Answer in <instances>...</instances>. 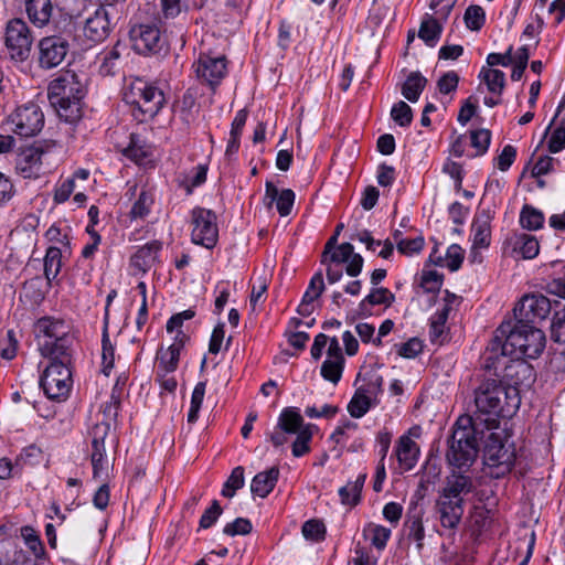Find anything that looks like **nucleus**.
<instances>
[{
    "mask_svg": "<svg viewBox=\"0 0 565 565\" xmlns=\"http://www.w3.org/2000/svg\"><path fill=\"white\" fill-rule=\"evenodd\" d=\"M546 343L544 332L536 326L515 322L501 323L494 338L488 347L487 362L497 367L500 355L511 356L510 364H504L505 376L515 384L532 377L533 370L523 358L536 359L544 350Z\"/></svg>",
    "mask_w": 565,
    "mask_h": 565,
    "instance_id": "nucleus-1",
    "label": "nucleus"
},
{
    "mask_svg": "<svg viewBox=\"0 0 565 565\" xmlns=\"http://www.w3.org/2000/svg\"><path fill=\"white\" fill-rule=\"evenodd\" d=\"M515 385H504L497 379H484L475 388L477 413L489 416L484 420L489 429L497 426V417H511L520 407L521 398Z\"/></svg>",
    "mask_w": 565,
    "mask_h": 565,
    "instance_id": "nucleus-2",
    "label": "nucleus"
},
{
    "mask_svg": "<svg viewBox=\"0 0 565 565\" xmlns=\"http://www.w3.org/2000/svg\"><path fill=\"white\" fill-rule=\"evenodd\" d=\"M83 77L73 71H66L49 84L50 104L65 122L74 124L82 118V99L85 95Z\"/></svg>",
    "mask_w": 565,
    "mask_h": 565,
    "instance_id": "nucleus-3",
    "label": "nucleus"
},
{
    "mask_svg": "<svg viewBox=\"0 0 565 565\" xmlns=\"http://www.w3.org/2000/svg\"><path fill=\"white\" fill-rule=\"evenodd\" d=\"M70 326L60 318L43 317L34 324L38 348L42 356L65 359L70 356Z\"/></svg>",
    "mask_w": 565,
    "mask_h": 565,
    "instance_id": "nucleus-4",
    "label": "nucleus"
},
{
    "mask_svg": "<svg viewBox=\"0 0 565 565\" xmlns=\"http://www.w3.org/2000/svg\"><path fill=\"white\" fill-rule=\"evenodd\" d=\"M124 100L131 107V115L139 122L153 118L164 104V95L158 87L136 78L124 92Z\"/></svg>",
    "mask_w": 565,
    "mask_h": 565,
    "instance_id": "nucleus-5",
    "label": "nucleus"
},
{
    "mask_svg": "<svg viewBox=\"0 0 565 565\" xmlns=\"http://www.w3.org/2000/svg\"><path fill=\"white\" fill-rule=\"evenodd\" d=\"M477 424L471 417H460L449 440L447 459L458 468L470 466L478 454Z\"/></svg>",
    "mask_w": 565,
    "mask_h": 565,
    "instance_id": "nucleus-6",
    "label": "nucleus"
},
{
    "mask_svg": "<svg viewBox=\"0 0 565 565\" xmlns=\"http://www.w3.org/2000/svg\"><path fill=\"white\" fill-rule=\"evenodd\" d=\"M484 462L497 478L509 473L514 465L515 454L502 433L492 431L486 440Z\"/></svg>",
    "mask_w": 565,
    "mask_h": 565,
    "instance_id": "nucleus-7",
    "label": "nucleus"
},
{
    "mask_svg": "<svg viewBox=\"0 0 565 565\" xmlns=\"http://www.w3.org/2000/svg\"><path fill=\"white\" fill-rule=\"evenodd\" d=\"M70 356L52 359L41 376V387L51 399L65 398L72 386V374L68 367Z\"/></svg>",
    "mask_w": 565,
    "mask_h": 565,
    "instance_id": "nucleus-8",
    "label": "nucleus"
},
{
    "mask_svg": "<svg viewBox=\"0 0 565 565\" xmlns=\"http://www.w3.org/2000/svg\"><path fill=\"white\" fill-rule=\"evenodd\" d=\"M13 132L20 137L36 136L44 127V114L39 105L29 103L18 107L10 116Z\"/></svg>",
    "mask_w": 565,
    "mask_h": 565,
    "instance_id": "nucleus-9",
    "label": "nucleus"
},
{
    "mask_svg": "<svg viewBox=\"0 0 565 565\" xmlns=\"http://www.w3.org/2000/svg\"><path fill=\"white\" fill-rule=\"evenodd\" d=\"M32 35L26 23L20 19L11 20L6 29V47L14 62L28 60L32 46Z\"/></svg>",
    "mask_w": 565,
    "mask_h": 565,
    "instance_id": "nucleus-10",
    "label": "nucleus"
},
{
    "mask_svg": "<svg viewBox=\"0 0 565 565\" xmlns=\"http://www.w3.org/2000/svg\"><path fill=\"white\" fill-rule=\"evenodd\" d=\"M192 242L206 248L215 246L218 237L216 215L211 210L195 207L192 211Z\"/></svg>",
    "mask_w": 565,
    "mask_h": 565,
    "instance_id": "nucleus-11",
    "label": "nucleus"
},
{
    "mask_svg": "<svg viewBox=\"0 0 565 565\" xmlns=\"http://www.w3.org/2000/svg\"><path fill=\"white\" fill-rule=\"evenodd\" d=\"M383 379L380 375L372 376L367 383L359 386L352 396L348 412L354 418L363 417L369 409L379 403L382 393Z\"/></svg>",
    "mask_w": 565,
    "mask_h": 565,
    "instance_id": "nucleus-12",
    "label": "nucleus"
},
{
    "mask_svg": "<svg viewBox=\"0 0 565 565\" xmlns=\"http://www.w3.org/2000/svg\"><path fill=\"white\" fill-rule=\"evenodd\" d=\"M194 70L198 78L214 88L224 78L227 62L224 55L200 52Z\"/></svg>",
    "mask_w": 565,
    "mask_h": 565,
    "instance_id": "nucleus-13",
    "label": "nucleus"
},
{
    "mask_svg": "<svg viewBox=\"0 0 565 565\" xmlns=\"http://www.w3.org/2000/svg\"><path fill=\"white\" fill-rule=\"evenodd\" d=\"M550 300L542 295L524 296L514 308V317L516 322H523L535 326L537 321H542L550 313Z\"/></svg>",
    "mask_w": 565,
    "mask_h": 565,
    "instance_id": "nucleus-14",
    "label": "nucleus"
},
{
    "mask_svg": "<svg viewBox=\"0 0 565 565\" xmlns=\"http://www.w3.org/2000/svg\"><path fill=\"white\" fill-rule=\"evenodd\" d=\"M68 49V41L61 35L43 38L39 43L40 66L46 70L58 66L64 61Z\"/></svg>",
    "mask_w": 565,
    "mask_h": 565,
    "instance_id": "nucleus-15",
    "label": "nucleus"
},
{
    "mask_svg": "<svg viewBox=\"0 0 565 565\" xmlns=\"http://www.w3.org/2000/svg\"><path fill=\"white\" fill-rule=\"evenodd\" d=\"M44 149L40 142L20 147L15 153V171L25 179L36 178L42 168Z\"/></svg>",
    "mask_w": 565,
    "mask_h": 565,
    "instance_id": "nucleus-16",
    "label": "nucleus"
},
{
    "mask_svg": "<svg viewBox=\"0 0 565 565\" xmlns=\"http://www.w3.org/2000/svg\"><path fill=\"white\" fill-rule=\"evenodd\" d=\"M132 47L139 54L157 53L162 47L159 29L153 24H136L129 31Z\"/></svg>",
    "mask_w": 565,
    "mask_h": 565,
    "instance_id": "nucleus-17",
    "label": "nucleus"
},
{
    "mask_svg": "<svg viewBox=\"0 0 565 565\" xmlns=\"http://www.w3.org/2000/svg\"><path fill=\"white\" fill-rule=\"evenodd\" d=\"M115 24L116 19L113 17L109 9L98 7L96 11L87 18L84 34L94 42H100L109 35Z\"/></svg>",
    "mask_w": 565,
    "mask_h": 565,
    "instance_id": "nucleus-18",
    "label": "nucleus"
},
{
    "mask_svg": "<svg viewBox=\"0 0 565 565\" xmlns=\"http://www.w3.org/2000/svg\"><path fill=\"white\" fill-rule=\"evenodd\" d=\"M420 435V426H413L408 429L407 434L401 436L397 441V460L407 470L412 469L417 462L419 447L415 443V439L419 438Z\"/></svg>",
    "mask_w": 565,
    "mask_h": 565,
    "instance_id": "nucleus-19",
    "label": "nucleus"
},
{
    "mask_svg": "<svg viewBox=\"0 0 565 565\" xmlns=\"http://www.w3.org/2000/svg\"><path fill=\"white\" fill-rule=\"evenodd\" d=\"M328 260L332 263H348L345 271L351 277H356L363 267V257L354 253L353 245L350 243L340 244L329 254Z\"/></svg>",
    "mask_w": 565,
    "mask_h": 565,
    "instance_id": "nucleus-20",
    "label": "nucleus"
},
{
    "mask_svg": "<svg viewBox=\"0 0 565 565\" xmlns=\"http://www.w3.org/2000/svg\"><path fill=\"white\" fill-rule=\"evenodd\" d=\"M463 500H450L439 495L436 508L444 527L455 529L463 514Z\"/></svg>",
    "mask_w": 565,
    "mask_h": 565,
    "instance_id": "nucleus-21",
    "label": "nucleus"
},
{
    "mask_svg": "<svg viewBox=\"0 0 565 565\" xmlns=\"http://www.w3.org/2000/svg\"><path fill=\"white\" fill-rule=\"evenodd\" d=\"M472 489L470 477L452 472L446 478L440 495L450 500H463V495L470 493Z\"/></svg>",
    "mask_w": 565,
    "mask_h": 565,
    "instance_id": "nucleus-22",
    "label": "nucleus"
},
{
    "mask_svg": "<svg viewBox=\"0 0 565 565\" xmlns=\"http://www.w3.org/2000/svg\"><path fill=\"white\" fill-rule=\"evenodd\" d=\"M492 214L490 210H482L477 215L472 223V249L484 248L490 244L491 227L490 223Z\"/></svg>",
    "mask_w": 565,
    "mask_h": 565,
    "instance_id": "nucleus-23",
    "label": "nucleus"
},
{
    "mask_svg": "<svg viewBox=\"0 0 565 565\" xmlns=\"http://www.w3.org/2000/svg\"><path fill=\"white\" fill-rule=\"evenodd\" d=\"M324 290V281L322 273H316L311 278L309 286L302 297L300 305L298 306V313L301 316H310L313 311L312 302L317 300Z\"/></svg>",
    "mask_w": 565,
    "mask_h": 565,
    "instance_id": "nucleus-24",
    "label": "nucleus"
},
{
    "mask_svg": "<svg viewBox=\"0 0 565 565\" xmlns=\"http://www.w3.org/2000/svg\"><path fill=\"white\" fill-rule=\"evenodd\" d=\"M279 477L278 467H271L257 473L250 482V491L259 498H266L275 488Z\"/></svg>",
    "mask_w": 565,
    "mask_h": 565,
    "instance_id": "nucleus-25",
    "label": "nucleus"
},
{
    "mask_svg": "<svg viewBox=\"0 0 565 565\" xmlns=\"http://www.w3.org/2000/svg\"><path fill=\"white\" fill-rule=\"evenodd\" d=\"M160 244L152 242L140 247L131 257V266L140 273L148 271L156 263Z\"/></svg>",
    "mask_w": 565,
    "mask_h": 565,
    "instance_id": "nucleus-26",
    "label": "nucleus"
},
{
    "mask_svg": "<svg viewBox=\"0 0 565 565\" xmlns=\"http://www.w3.org/2000/svg\"><path fill=\"white\" fill-rule=\"evenodd\" d=\"M25 9L30 21L40 28L49 23L53 12L51 0H26Z\"/></svg>",
    "mask_w": 565,
    "mask_h": 565,
    "instance_id": "nucleus-27",
    "label": "nucleus"
},
{
    "mask_svg": "<svg viewBox=\"0 0 565 565\" xmlns=\"http://www.w3.org/2000/svg\"><path fill=\"white\" fill-rule=\"evenodd\" d=\"M426 85L427 78L420 72H411L402 85L401 93L408 102L416 103Z\"/></svg>",
    "mask_w": 565,
    "mask_h": 565,
    "instance_id": "nucleus-28",
    "label": "nucleus"
},
{
    "mask_svg": "<svg viewBox=\"0 0 565 565\" xmlns=\"http://www.w3.org/2000/svg\"><path fill=\"white\" fill-rule=\"evenodd\" d=\"M513 250L519 253L524 259H532L539 255V241L530 234L519 233L512 238Z\"/></svg>",
    "mask_w": 565,
    "mask_h": 565,
    "instance_id": "nucleus-29",
    "label": "nucleus"
},
{
    "mask_svg": "<svg viewBox=\"0 0 565 565\" xmlns=\"http://www.w3.org/2000/svg\"><path fill=\"white\" fill-rule=\"evenodd\" d=\"M303 427V418L296 408L287 407L282 409L278 418L277 428L288 434H299Z\"/></svg>",
    "mask_w": 565,
    "mask_h": 565,
    "instance_id": "nucleus-30",
    "label": "nucleus"
},
{
    "mask_svg": "<svg viewBox=\"0 0 565 565\" xmlns=\"http://www.w3.org/2000/svg\"><path fill=\"white\" fill-rule=\"evenodd\" d=\"M441 32L443 25L438 22V20L427 15L420 23L418 36L427 45L435 46L440 39Z\"/></svg>",
    "mask_w": 565,
    "mask_h": 565,
    "instance_id": "nucleus-31",
    "label": "nucleus"
},
{
    "mask_svg": "<svg viewBox=\"0 0 565 565\" xmlns=\"http://www.w3.org/2000/svg\"><path fill=\"white\" fill-rule=\"evenodd\" d=\"M182 345V341L174 342L159 353L158 371L172 373L177 370Z\"/></svg>",
    "mask_w": 565,
    "mask_h": 565,
    "instance_id": "nucleus-32",
    "label": "nucleus"
},
{
    "mask_svg": "<svg viewBox=\"0 0 565 565\" xmlns=\"http://www.w3.org/2000/svg\"><path fill=\"white\" fill-rule=\"evenodd\" d=\"M178 110L181 120L185 125H190L198 114V106H196V93L193 89H188L184 95L182 96L181 100L178 105Z\"/></svg>",
    "mask_w": 565,
    "mask_h": 565,
    "instance_id": "nucleus-33",
    "label": "nucleus"
},
{
    "mask_svg": "<svg viewBox=\"0 0 565 565\" xmlns=\"http://www.w3.org/2000/svg\"><path fill=\"white\" fill-rule=\"evenodd\" d=\"M479 77L487 84L488 90L501 95L505 86V75L500 70L482 67Z\"/></svg>",
    "mask_w": 565,
    "mask_h": 565,
    "instance_id": "nucleus-34",
    "label": "nucleus"
},
{
    "mask_svg": "<svg viewBox=\"0 0 565 565\" xmlns=\"http://www.w3.org/2000/svg\"><path fill=\"white\" fill-rule=\"evenodd\" d=\"M406 525L408 526V539L415 541L417 543V548L422 550L423 540L425 537L423 511L417 510L416 505L414 507V513L408 516Z\"/></svg>",
    "mask_w": 565,
    "mask_h": 565,
    "instance_id": "nucleus-35",
    "label": "nucleus"
},
{
    "mask_svg": "<svg viewBox=\"0 0 565 565\" xmlns=\"http://www.w3.org/2000/svg\"><path fill=\"white\" fill-rule=\"evenodd\" d=\"M62 266V253L57 247H50L44 258V274L49 281L56 278Z\"/></svg>",
    "mask_w": 565,
    "mask_h": 565,
    "instance_id": "nucleus-36",
    "label": "nucleus"
},
{
    "mask_svg": "<svg viewBox=\"0 0 565 565\" xmlns=\"http://www.w3.org/2000/svg\"><path fill=\"white\" fill-rule=\"evenodd\" d=\"M520 223L523 228L535 231L542 227L544 215L533 206L524 205L520 214Z\"/></svg>",
    "mask_w": 565,
    "mask_h": 565,
    "instance_id": "nucleus-37",
    "label": "nucleus"
},
{
    "mask_svg": "<svg viewBox=\"0 0 565 565\" xmlns=\"http://www.w3.org/2000/svg\"><path fill=\"white\" fill-rule=\"evenodd\" d=\"M394 300L395 296L387 288H373L371 292L360 302V308L363 309L365 305H385L386 307H390Z\"/></svg>",
    "mask_w": 565,
    "mask_h": 565,
    "instance_id": "nucleus-38",
    "label": "nucleus"
},
{
    "mask_svg": "<svg viewBox=\"0 0 565 565\" xmlns=\"http://www.w3.org/2000/svg\"><path fill=\"white\" fill-rule=\"evenodd\" d=\"M344 367V360H337V359H326V361L321 365V376L333 383L337 384L342 376Z\"/></svg>",
    "mask_w": 565,
    "mask_h": 565,
    "instance_id": "nucleus-39",
    "label": "nucleus"
},
{
    "mask_svg": "<svg viewBox=\"0 0 565 565\" xmlns=\"http://www.w3.org/2000/svg\"><path fill=\"white\" fill-rule=\"evenodd\" d=\"M245 482L244 478V468L238 466L235 467L226 482L224 483V487L222 489V495L226 498H233L235 495V492L243 488Z\"/></svg>",
    "mask_w": 565,
    "mask_h": 565,
    "instance_id": "nucleus-40",
    "label": "nucleus"
},
{
    "mask_svg": "<svg viewBox=\"0 0 565 565\" xmlns=\"http://www.w3.org/2000/svg\"><path fill=\"white\" fill-rule=\"evenodd\" d=\"M364 534L370 535L373 546L377 550H383L391 536V530L382 525L369 524L364 529Z\"/></svg>",
    "mask_w": 565,
    "mask_h": 565,
    "instance_id": "nucleus-41",
    "label": "nucleus"
},
{
    "mask_svg": "<svg viewBox=\"0 0 565 565\" xmlns=\"http://www.w3.org/2000/svg\"><path fill=\"white\" fill-rule=\"evenodd\" d=\"M103 350H102V364H103V373L108 376L110 373V370L114 366L115 361V351L110 343L109 337H108V327L107 324L104 326L103 330Z\"/></svg>",
    "mask_w": 565,
    "mask_h": 565,
    "instance_id": "nucleus-42",
    "label": "nucleus"
},
{
    "mask_svg": "<svg viewBox=\"0 0 565 565\" xmlns=\"http://www.w3.org/2000/svg\"><path fill=\"white\" fill-rule=\"evenodd\" d=\"M205 395V383L199 382L192 392L190 411L188 413V422L195 423L199 418V412L201 409Z\"/></svg>",
    "mask_w": 565,
    "mask_h": 565,
    "instance_id": "nucleus-43",
    "label": "nucleus"
},
{
    "mask_svg": "<svg viewBox=\"0 0 565 565\" xmlns=\"http://www.w3.org/2000/svg\"><path fill=\"white\" fill-rule=\"evenodd\" d=\"M463 20L469 30L478 31L482 28L486 21L484 10L480 6H469L466 9Z\"/></svg>",
    "mask_w": 565,
    "mask_h": 565,
    "instance_id": "nucleus-44",
    "label": "nucleus"
},
{
    "mask_svg": "<svg viewBox=\"0 0 565 565\" xmlns=\"http://www.w3.org/2000/svg\"><path fill=\"white\" fill-rule=\"evenodd\" d=\"M392 119L401 127H407L413 120V110L408 104L403 100L394 104L391 109Z\"/></svg>",
    "mask_w": 565,
    "mask_h": 565,
    "instance_id": "nucleus-45",
    "label": "nucleus"
},
{
    "mask_svg": "<svg viewBox=\"0 0 565 565\" xmlns=\"http://www.w3.org/2000/svg\"><path fill=\"white\" fill-rule=\"evenodd\" d=\"M312 427L313 426L309 424V425L305 426L299 431V434H297V438L292 444V455L295 457H300L310 450L309 443L312 437V430H311Z\"/></svg>",
    "mask_w": 565,
    "mask_h": 565,
    "instance_id": "nucleus-46",
    "label": "nucleus"
},
{
    "mask_svg": "<svg viewBox=\"0 0 565 565\" xmlns=\"http://www.w3.org/2000/svg\"><path fill=\"white\" fill-rule=\"evenodd\" d=\"M302 534L307 540L315 542L322 541L326 535V526L319 520H309L302 525Z\"/></svg>",
    "mask_w": 565,
    "mask_h": 565,
    "instance_id": "nucleus-47",
    "label": "nucleus"
},
{
    "mask_svg": "<svg viewBox=\"0 0 565 565\" xmlns=\"http://www.w3.org/2000/svg\"><path fill=\"white\" fill-rule=\"evenodd\" d=\"M152 203L153 198L148 192L141 191L138 200L131 207L130 216L132 218H143L146 215H148Z\"/></svg>",
    "mask_w": 565,
    "mask_h": 565,
    "instance_id": "nucleus-48",
    "label": "nucleus"
},
{
    "mask_svg": "<svg viewBox=\"0 0 565 565\" xmlns=\"http://www.w3.org/2000/svg\"><path fill=\"white\" fill-rule=\"evenodd\" d=\"M449 307L446 305L440 311L436 312L430 322V338L437 340L444 333V326L448 319Z\"/></svg>",
    "mask_w": 565,
    "mask_h": 565,
    "instance_id": "nucleus-49",
    "label": "nucleus"
},
{
    "mask_svg": "<svg viewBox=\"0 0 565 565\" xmlns=\"http://www.w3.org/2000/svg\"><path fill=\"white\" fill-rule=\"evenodd\" d=\"M119 57H120V53L116 47L106 52L102 58L99 72L106 76L115 74V72L118 67Z\"/></svg>",
    "mask_w": 565,
    "mask_h": 565,
    "instance_id": "nucleus-50",
    "label": "nucleus"
},
{
    "mask_svg": "<svg viewBox=\"0 0 565 565\" xmlns=\"http://www.w3.org/2000/svg\"><path fill=\"white\" fill-rule=\"evenodd\" d=\"M424 247V238L417 236L415 238H405L397 241V250L406 256L419 253Z\"/></svg>",
    "mask_w": 565,
    "mask_h": 565,
    "instance_id": "nucleus-51",
    "label": "nucleus"
},
{
    "mask_svg": "<svg viewBox=\"0 0 565 565\" xmlns=\"http://www.w3.org/2000/svg\"><path fill=\"white\" fill-rule=\"evenodd\" d=\"M491 140V132L488 129H479L471 132V146L476 148L477 154L487 152Z\"/></svg>",
    "mask_w": 565,
    "mask_h": 565,
    "instance_id": "nucleus-52",
    "label": "nucleus"
},
{
    "mask_svg": "<svg viewBox=\"0 0 565 565\" xmlns=\"http://www.w3.org/2000/svg\"><path fill=\"white\" fill-rule=\"evenodd\" d=\"M397 353L406 359H413L423 351V343L417 338H412L405 343L396 344Z\"/></svg>",
    "mask_w": 565,
    "mask_h": 565,
    "instance_id": "nucleus-53",
    "label": "nucleus"
},
{
    "mask_svg": "<svg viewBox=\"0 0 565 565\" xmlns=\"http://www.w3.org/2000/svg\"><path fill=\"white\" fill-rule=\"evenodd\" d=\"M278 213L281 216H287L290 214L294 203H295V193L290 189H285L280 191L278 199L275 201Z\"/></svg>",
    "mask_w": 565,
    "mask_h": 565,
    "instance_id": "nucleus-54",
    "label": "nucleus"
},
{
    "mask_svg": "<svg viewBox=\"0 0 565 565\" xmlns=\"http://www.w3.org/2000/svg\"><path fill=\"white\" fill-rule=\"evenodd\" d=\"M252 531V523L248 519L237 518L234 522L227 523L223 532L226 535L235 536V535H246Z\"/></svg>",
    "mask_w": 565,
    "mask_h": 565,
    "instance_id": "nucleus-55",
    "label": "nucleus"
},
{
    "mask_svg": "<svg viewBox=\"0 0 565 565\" xmlns=\"http://www.w3.org/2000/svg\"><path fill=\"white\" fill-rule=\"evenodd\" d=\"M18 339L12 330L7 332L6 339L0 341V355L6 360H12L17 354Z\"/></svg>",
    "mask_w": 565,
    "mask_h": 565,
    "instance_id": "nucleus-56",
    "label": "nucleus"
},
{
    "mask_svg": "<svg viewBox=\"0 0 565 565\" xmlns=\"http://www.w3.org/2000/svg\"><path fill=\"white\" fill-rule=\"evenodd\" d=\"M111 424L109 422L97 423L90 430L92 446L105 445L106 439L109 437Z\"/></svg>",
    "mask_w": 565,
    "mask_h": 565,
    "instance_id": "nucleus-57",
    "label": "nucleus"
},
{
    "mask_svg": "<svg viewBox=\"0 0 565 565\" xmlns=\"http://www.w3.org/2000/svg\"><path fill=\"white\" fill-rule=\"evenodd\" d=\"M459 76L456 72L450 71L445 73L437 82L438 90L441 94H449L455 92L458 87Z\"/></svg>",
    "mask_w": 565,
    "mask_h": 565,
    "instance_id": "nucleus-58",
    "label": "nucleus"
},
{
    "mask_svg": "<svg viewBox=\"0 0 565 565\" xmlns=\"http://www.w3.org/2000/svg\"><path fill=\"white\" fill-rule=\"evenodd\" d=\"M222 512H223V510H222L220 503L216 500H214L212 502V505L207 510H205V512L202 514V516L200 519V527H202V529L211 527L217 521V519L220 518Z\"/></svg>",
    "mask_w": 565,
    "mask_h": 565,
    "instance_id": "nucleus-59",
    "label": "nucleus"
},
{
    "mask_svg": "<svg viewBox=\"0 0 565 565\" xmlns=\"http://www.w3.org/2000/svg\"><path fill=\"white\" fill-rule=\"evenodd\" d=\"M552 338L556 342H565V309L553 317Z\"/></svg>",
    "mask_w": 565,
    "mask_h": 565,
    "instance_id": "nucleus-60",
    "label": "nucleus"
},
{
    "mask_svg": "<svg viewBox=\"0 0 565 565\" xmlns=\"http://www.w3.org/2000/svg\"><path fill=\"white\" fill-rule=\"evenodd\" d=\"M462 260H463V250L461 249V247L456 244L451 245L447 249V254H446L447 267L450 270L456 271L461 266Z\"/></svg>",
    "mask_w": 565,
    "mask_h": 565,
    "instance_id": "nucleus-61",
    "label": "nucleus"
},
{
    "mask_svg": "<svg viewBox=\"0 0 565 565\" xmlns=\"http://www.w3.org/2000/svg\"><path fill=\"white\" fill-rule=\"evenodd\" d=\"M166 18H175L186 9V0H161Z\"/></svg>",
    "mask_w": 565,
    "mask_h": 565,
    "instance_id": "nucleus-62",
    "label": "nucleus"
},
{
    "mask_svg": "<svg viewBox=\"0 0 565 565\" xmlns=\"http://www.w3.org/2000/svg\"><path fill=\"white\" fill-rule=\"evenodd\" d=\"M516 157V150L513 146L507 145L497 158V167L501 171H507Z\"/></svg>",
    "mask_w": 565,
    "mask_h": 565,
    "instance_id": "nucleus-63",
    "label": "nucleus"
},
{
    "mask_svg": "<svg viewBox=\"0 0 565 565\" xmlns=\"http://www.w3.org/2000/svg\"><path fill=\"white\" fill-rule=\"evenodd\" d=\"M565 148V126L556 128L548 141V150L552 153H557Z\"/></svg>",
    "mask_w": 565,
    "mask_h": 565,
    "instance_id": "nucleus-64",
    "label": "nucleus"
}]
</instances>
